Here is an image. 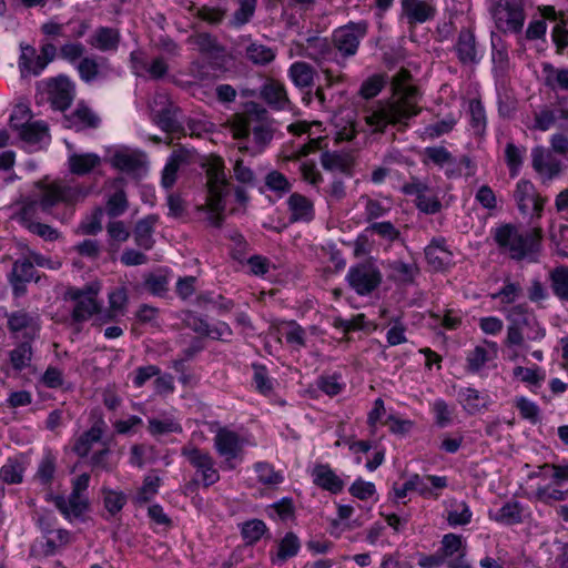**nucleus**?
Segmentation results:
<instances>
[{"label":"nucleus","mask_w":568,"mask_h":568,"mask_svg":"<svg viewBox=\"0 0 568 568\" xmlns=\"http://www.w3.org/2000/svg\"><path fill=\"white\" fill-rule=\"evenodd\" d=\"M57 470V458L51 452H45L42 456L36 477L44 485L51 484Z\"/></svg>","instance_id":"4d7b16f0"},{"label":"nucleus","mask_w":568,"mask_h":568,"mask_svg":"<svg viewBox=\"0 0 568 568\" xmlns=\"http://www.w3.org/2000/svg\"><path fill=\"white\" fill-rule=\"evenodd\" d=\"M84 44L78 41H67L59 48V57L72 64L84 58Z\"/></svg>","instance_id":"338daca9"},{"label":"nucleus","mask_w":568,"mask_h":568,"mask_svg":"<svg viewBox=\"0 0 568 568\" xmlns=\"http://www.w3.org/2000/svg\"><path fill=\"white\" fill-rule=\"evenodd\" d=\"M277 331L294 349L300 351L305 347L306 332L297 322H283L278 325Z\"/></svg>","instance_id":"79ce46f5"},{"label":"nucleus","mask_w":568,"mask_h":568,"mask_svg":"<svg viewBox=\"0 0 568 568\" xmlns=\"http://www.w3.org/2000/svg\"><path fill=\"white\" fill-rule=\"evenodd\" d=\"M470 126L475 134L483 135L486 130V112L479 100L469 102Z\"/></svg>","instance_id":"052dcab7"},{"label":"nucleus","mask_w":568,"mask_h":568,"mask_svg":"<svg viewBox=\"0 0 568 568\" xmlns=\"http://www.w3.org/2000/svg\"><path fill=\"white\" fill-rule=\"evenodd\" d=\"M7 326L14 338L34 341L40 333V316L37 313L19 310L7 313Z\"/></svg>","instance_id":"dca6fc26"},{"label":"nucleus","mask_w":568,"mask_h":568,"mask_svg":"<svg viewBox=\"0 0 568 568\" xmlns=\"http://www.w3.org/2000/svg\"><path fill=\"white\" fill-rule=\"evenodd\" d=\"M102 290L100 281L87 283L83 287H69L65 297L74 303L71 320L75 324H82L91 318L94 323L102 326L100 315L102 314V303L98 300Z\"/></svg>","instance_id":"39448f33"},{"label":"nucleus","mask_w":568,"mask_h":568,"mask_svg":"<svg viewBox=\"0 0 568 568\" xmlns=\"http://www.w3.org/2000/svg\"><path fill=\"white\" fill-rule=\"evenodd\" d=\"M74 84L67 77H59L50 91L52 105L60 110H67L74 99Z\"/></svg>","instance_id":"2f4dec72"},{"label":"nucleus","mask_w":568,"mask_h":568,"mask_svg":"<svg viewBox=\"0 0 568 568\" xmlns=\"http://www.w3.org/2000/svg\"><path fill=\"white\" fill-rule=\"evenodd\" d=\"M266 531V525L260 519H252L242 525L241 534L246 544L257 542Z\"/></svg>","instance_id":"0e129e2a"},{"label":"nucleus","mask_w":568,"mask_h":568,"mask_svg":"<svg viewBox=\"0 0 568 568\" xmlns=\"http://www.w3.org/2000/svg\"><path fill=\"white\" fill-rule=\"evenodd\" d=\"M473 513L466 501L456 505V508L448 511L447 523L452 527L465 526L471 521Z\"/></svg>","instance_id":"774afa93"},{"label":"nucleus","mask_w":568,"mask_h":568,"mask_svg":"<svg viewBox=\"0 0 568 568\" xmlns=\"http://www.w3.org/2000/svg\"><path fill=\"white\" fill-rule=\"evenodd\" d=\"M37 196H24L19 203L16 217L21 225L29 229L30 224L39 222L40 213L50 214L58 205L74 206L84 201L91 189L74 180H55L51 183L38 181Z\"/></svg>","instance_id":"f03ea898"},{"label":"nucleus","mask_w":568,"mask_h":568,"mask_svg":"<svg viewBox=\"0 0 568 568\" xmlns=\"http://www.w3.org/2000/svg\"><path fill=\"white\" fill-rule=\"evenodd\" d=\"M511 312L519 316L517 322L520 323L521 328L527 329L526 338L528 341L537 342L545 338L546 328L534 313L529 312L524 305L513 307Z\"/></svg>","instance_id":"c85d7f7f"},{"label":"nucleus","mask_w":568,"mask_h":568,"mask_svg":"<svg viewBox=\"0 0 568 568\" xmlns=\"http://www.w3.org/2000/svg\"><path fill=\"white\" fill-rule=\"evenodd\" d=\"M321 164L327 171L349 172L353 159L348 153L326 151L321 155Z\"/></svg>","instance_id":"49530a36"},{"label":"nucleus","mask_w":568,"mask_h":568,"mask_svg":"<svg viewBox=\"0 0 568 568\" xmlns=\"http://www.w3.org/2000/svg\"><path fill=\"white\" fill-rule=\"evenodd\" d=\"M552 294L562 303H568V266L559 264L548 272Z\"/></svg>","instance_id":"58836bf2"},{"label":"nucleus","mask_w":568,"mask_h":568,"mask_svg":"<svg viewBox=\"0 0 568 568\" xmlns=\"http://www.w3.org/2000/svg\"><path fill=\"white\" fill-rule=\"evenodd\" d=\"M36 274L37 271L30 258L22 257L16 260L13 262L12 270L8 275V281L12 288V295L14 297L26 295L27 284L32 281H39V277Z\"/></svg>","instance_id":"aec40b11"},{"label":"nucleus","mask_w":568,"mask_h":568,"mask_svg":"<svg viewBox=\"0 0 568 568\" xmlns=\"http://www.w3.org/2000/svg\"><path fill=\"white\" fill-rule=\"evenodd\" d=\"M121 41L120 31L115 28L99 27L88 40V43L101 52H114Z\"/></svg>","instance_id":"c756f323"},{"label":"nucleus","mask_w":568,"mask_h":568,"mask_svg":"<svg viewBox=\"0 0 568 568\" xmlns=\"http://www.w3.org/2000/svg\"><path fill=\"white\" fill-rule=\"evenodd\" d=\"M254 469L257 479L263 485L275 486L283 481V475L274 469V467L265 462L256 463Z\"/></svg>","instance_id":"680f3d73"},{"label":"nucleus","mask_w":568,"mask_h":568,"mask_svg":"<svg viewBox=\"0 0 568 568\" xmlns=\"http://www.w3.org/2000/svg\"><path fill=\"white\" fill-rule=\"evenodd\" d=\"M531 166L544 182L552 181L564 171L562 162L557 154L540 145L531 150Z\"/></svg>","instance_id":"6ab92c4d"},{"label":"nucleus","mask_w":568,"mask_h":568,"mask_svg":"<svg viewBox=\"0 0 568 568\" xmlns=\"http://www.w3.org/2000/svg\"><path fill=\"white\" fill-rule=\"evenodd\" d=\"M159 222V217L155 214H150L139 220L133 230V236L135 244L149 251L153 247L155 241L153 239L154 227Z\"/></svg>","instance_id":"f704fd0d"},{"label":"nucleus","mask_w":568,"mask_h":568,"mask_svg":"<svg viewBox=\"0 0 568 568\" xmlns=\"http://www.w3.org/2000/svg\"><path fill=\"white\" fill-rule=\"evenodd\" d=\"M491 14L496 28L503 33H519L526 20L523 0H503L497 2Z\"/></svg>","instance_id":"1a4fd4ad"},{"label":"nucleus","mask_w":568,"mask_h":568,"mask_svg":"<svg viewBox=\"0 0 568 568\" xmlns=\"http://www.w3.org/2000/svg\"><path fill=\"white\" fill-rule=\"evenodd\" d=\"M493 239L499 252L515 261H523L536 251L537 241L528 231L514 224H503L493 232Z\"/></svg>","instance_id":"423d86ee"},{"label":"nucleus","mask_w":568,"mask_h":568,"mask_svg":"<svg viewBox=\"0 0 568 568\" xmlns=\"http://www.w3.org/2000/svg\"><path fill=\"white\" fill-rule=\"evenodd\" d=\"M532 498L545 505H552L556 501H564L568 498V490H561L557 485H540L532 494Z\"/></svg>","instance_id":"3c124183"},{"label":"nucleus","mask_w":568,"mask_h":568,"mask_svg":"<svg viewBox=\"0 0 568 568\" xmlns=\"http://www.w3.org/2000/svg\"><path fill=\"white\" fill-rule=\"evenodd\" d=\"M214 448L229 469H233L235 465L234 459H242L243 455V439L240 435L226 427H220L214 436Z\"/></svg>","instance_id":"f3484780"},{"label":"nucleus","mask_w":568,"mask_h":568,"mask_svg":"<svg viewBox=\"0 0 568 568\" xmlns=\"http://www.w3.org/2000/svg\"><path fill=\"white\" fill-rule=\"evenodd\" d=\"M246 58L253 64L266 65L276 58V50L261 43H252L246 48Z\"/></svg>","instance_id":"603ef678"},{"label":"nucleus","mask_w":568,"mask_h":568,"mask_svg":"<svg viewBox=\"0 0 568 568\" xmlns=\"http://www.w3.org/2000/svg\"><path fill=\"white\" fill-rule=\"evenodd\" d=\"M24 463L19 457H10L0 468V481L7 485H18L23 481Z\"/></svg>","instance_id":"c03bdc74"},{"label":"nucleus","mask_w":568,"mask_h":568,"mask_svg":"<svg viewBox=\"0 0 568 568\" xmlns=\"http://www.w3.org/2000/svg\"><path fill=\"white\" fill-rule=\"evenodd\" d=\"M459 402L468 414H476L487 406V396L473 387L462 388L458 393Z\"/></svg>","instance_id":"a18cd8bd"},{"label":"nucleus","mask_w":568,"mask_h":568,"mask_svg":"<svg viewBox=\"0 0 568 568\" xmlns=\"http://www.w3.org/2000/svg\"><path fill=\"white\" fill-rule=\"evenodd\" d=\"M181 455L195 469L204 488L211 487L220 480L215 460L209 452L200 449L193 444H187L181 448Z\"/></svg>","instance_id":"9d476101"},{"label":"nucleus","mask_w":568,"mask_h":568,"mask_svg":"<svg viewBox=\"0 0 568 568\" xmlns=\"http://www.w3.org/2000/svg\"><path fill=\"white\" fill-rule=\"evenodd\" d=\"M287 206L291 222H310L314 219L313 202L300 193L290 195Z\"/></svg>","instance_id":"72a5a7b5"},{"label":"nucleus","mask_w":568,"mask_h":568,"mask_svg":"<svg viewBox=\"0 0 568 568\" xmlns=\"http://www.w3.org/2000/svg\"><path fill=\"white\" fill-rule=\"evenodd\" d=\"M79 77L85 83H91L102 75L99 59L93 55H85L77 63Z\"/></svg>","instance_id":"8fccbe9b"},{"label":"nucleus","mask_w":568,"mask_h":568,"mask_svg":"<svg viewBox=\"0 0 568 568\" xmlns=\"http://www.w3.org/2000/svg\"><path fill=\"white\" fill-rule=\"evenodd\" d=\"M556 121V110H552L548 106H542L539 111L535 112L534 124L531 129L545 132L548 131L551 126H554Z\"/></svg>","instance_id":"69168bd1"},{"label":"nucleus","mask_w":568,"mask_h":568,"mask_svg":"<svg viewBox=\"0 0 568 568\" xmlns=\"http://www.w3.org/2000/svg\"><path fill=\"white\" fill-rule=\"evenodd\" d=\"M524 506L515 499L505 503L496 513L489 511V518L496 523L511 526L523 523Z\"/></svg>","instance_id":"4c0bfd02"},{"label":"nucleus","mask_w":568,"mask_h":568,"mask_svg":"<svg viewBox=\"0 0 568 568\" xmlns=\"http://www.w3.org/2000/svg\"><path fill=\"white\" fill-rule=\"evenodd\" d=\"M260 97L273 109L284 110L290 106L285 85L275 79H267L261 87Z\"/></svg>","instance_id":"a878e982"},{"label":"nucleus","mask_w":568,"mask_h":568,"mask_svg":"<svg viewBox=\"0 0 568 568\" xmlns=\"http://www.w3.org/2000/svg\"><path fill=\"white\" fill-rule=\"evenodd\" d=\"M410 74L400 70L393 78V95L388 100L377 101L362 110L361 121L371 134L384 133L388 125L408 126V121L420 112V93L409 83Z\"/></svg>","instance_id":"f257e3e1"},{"label":"nucleus","mask_w":568,"mask_h":568,"mask_svg":"<svg viewBox=\"0 0 568 568\" xmlns=\"http://www.w3.org/2000/svg\"><path fill=\"white\" fill-rule=\"evenodd\" d=\"M109 307L104 310L102 307V314L100 315L101 323H109L119 316L124 315L128 304V291L124 286L113 288L108 294Z\"/></svg>","instance_id":"7c9ffc66"},{"label":"nucleus","mask_w":568,"mask_h":568,"mask_svg":"<svg viewBox=\"0 0 568 568\" xmlns=\"http://www.w3.org/2000/svg\"><path fill=\"white\" fill-rule=\"evenodd\" d=\"M148 429L151 435L160 436L170 433H181L182 426L172 417L164 419L150 418Z\"/></svg>","instance_id":"13d9d810"},{"label":"nucleus","mask_w":568,"mask_h":568,"mask_svg":"<svg viewBox=\"0 0 568 568\" xmlns=\"http://www.w3.org/2000/svg\"><path fill=\"white\" fill-rule=\"evenodd\" d=\"M187 42L204 55L210 58H219L224 53V48L219 43L217 39L210 33H197L189 37Z\"/></svg>","instance_id":"37998d69"},{"label":"nucleus","mask_w":568,"mask_h":568,"mask_svg":"<svg viewBox=\"0 0 568 568\" xmlns=\"http://www.w3.org/2000/svg\"><path fill=\"white\" fill-rule=\"evenodd\" d=\"M161 478L156 475H148L143 479L142 486L133 497L135 505H143L150 501L159 491Z\"/></svg>","instance_id":"864d4df0"},{"label":"nucleus","mask_w":568,"mask_h":568,"mask_svg":"<svg viewBox=\"0 0 568 568\" xmlns=\"http://www.w3.org/2000/svg\"><path fill=\"white\" fill-rule=\"evenodd\" d=\"M402 17L410 26L422 24L432 20L436 9L425 0H400Z\"/></svg>","instance_id":"4be33fe9"},{"label":"nucleus","mask_w":568,"mask_h":568,"mask_svg":"<svg viewBox=\"0 0 568 568\" xmlns=\"http://www.w3.org/2000/svg\"><path fill=\"white\" fill-rule=\"evenodd\" d=\"M113 193L106 195L105 209L103 210L110 219H116L123 215L129 209V201L124 191V180L114 179L106 182Z\"/></svg>","instance_id":"5701e85b"},{"label":"nucleus","mask_w":568,"mask_h":568,"mask_svg":"<svg viewBox=\"0 0 568 568\" xmlns=\"http://www.w3.org/2000/svg\"><path fill=\"white\" fill-rule=\"evenodd\" d=\"M293 45L296 55L307 58L321 68L328 85L344 80L343 73H335L332 69L323 67L326 62H336L341 69L345 67V62L337 59V53L327 38L308 37L303 41H295Z\"/></svg>","instance_id":"20e7f679"},{"label":"nucleus","mask_w":568,"mask_h":568,"mask_svg":"<svg viewBox=\"0 0 568 568\" xmlns=\"http://www.w3.org/2000/svg\"><path fill=\"white\" fill-rule=\"evenodd\" d=\"M381 271L372 263H359L349 267L346 281L358 295H368L382 283Z\"/></svg>","instance_id":"2eb2a0df"},{"label":"nucleus","mask_w":568,"mask_h":568,"mask_svg":"<svg viewBox=\"0 0 568 568\" xmlns=\"http://www.w3.org/2000/svg\"><path fill=\"white\" fill-rule=\"evenodd\" d=\"M359 203L364 207V220L369 224L376 222L378 219L386 216L392 209L388 201L384 202L377 199H373L366 194L359 196Z\"/></svg>","instance_id":"a19ab883"},{"label":"nucleus","mask_w":568,"mask_h":568,"mask_svg":"<svg viewBox=\"0 0 568 568\" xmlns=\"http://www.w3.org/2000/svg\"><path fill=\"white\" fill-rule=\"evenodd\" d=\"M525 146H517L514 142H508L505 148V161L511 176H516L523 165Z\"/></svg>","instance_id":"6e6d98bb"},{"label":"nucleus","mask_w":568,"mask_h":568,"mask_svg":"<svg viewBox=\"0 0 568 568\" xmlns=\"http://www.w3.org/2000/svg\"><path fill=\"white\" fill-rule=\"evenodd\" d=\"M67 126L74 131L97 129L100 123V116L87 104L78 103L74 111L65 118Z\"/></svg>","instance_id":"cd10ccee"},{"label":"nucleus","mask_w":568,"mask_h":568,"mask_svg":"<svg viewBox=\"0 0 568 568\" xmlns=\"http://www.w3.org/2000/svg\"><path fill=\"white\" fill-rule=\"evenodd\" d=\"M91 426L75 438L72 450L81 458L88 457L95 445L106 443L103 440L108 429L106 422L101 410L94 409L90 415Z\"/></svg>","instance_id":"ddd939ff"},{"label":"nucleus","mask_w":568,"mask_h":568,"mask_svg":"<svg viewBox=\"0 0 568 568\" xmlns=\"http://www.w3.org/2000/svg\"><path fill=\"white\" fill-rule=\"evenodd\" d=\"M254 113L258 119H264L267 114L266 110L255 103H251L247 108V115L240 118L233 125V134L236 139H246L252 135L256 145L254 152H261L273 138V132L267 124L260 122L253 124L250 116Z\"/></svg>","instance_id":"6e6552de"},{"label":"nucleus","mask_w":568,"mask_h":568,"mask_svg":"<svg viewBox=\"0 0 568 568\" xmlns=\"http://www.w3.org/2000/svg\"><path fill=\"white\" fill-rule=\"evenodd\" d=\"M437 551L445 561L457 555L455 559L450 560V568H470V565L466 560L467 546L460 535L453 532L444 535L440 541V547Z\"/></svg>","instance_id":"412c9836"},{"label":"nucleus","mask_w":568,"mask_h":568,"mask_svg":"<svg viewBox=\"0 0 568 568\" xmlns=\"http://www.w3.org/2000/svg\"><path fill=\"white\" fill-rule=\"evenodd\" d=\"M101 163V158L95 153H73L68 159L69 171L79 176L91 173Z\"/></svg>","instance_id":"e433bc0d"},{"label":"nucleus","mask_w":568,"mask_h":568,"mask_svg":"<svg viewBox=\"0 0 568 568\" xmlns=\"http://www.w3.org/2000/svg\"><path fill=\"white\" fill-rule=\"evenodd\" d=\"M32 342L33 341H22L10 351L9 359L14 371L21 372L31 364L33 356Z\"/></svg>","instance_id":"de8ad7c7"},{"label":"nucleus","mask_w":568,"mask_h":568,"mask_svg":"<svg viewBox=\"0 0 568 568\" xmlns=\"http://www.w3.org/2000/svg\"><path fill=\"white\" fill-rule=\"evenodd\" d=\"M365 231L388 242H395L400 237L399 230L390 221L373 222Z\"/></svg>","instance_id":"bf43d9fd"},{"label":"nucleus","mask_w":568,"mask_h":568,"mask_svg":"<svg viewBox=\"0 0 568 568\" xmlns=\"http://www.w3.org/2000/svg\"><path fill=\"white\" fill-rule=\"evenodd\" d=\"M367 21L349 22L343 27L337 28L333 32V48L342 55L345 62L346 58L356 54L361 40L367 34Z\"/></svg>","instance_id":"9b49d317"},{"label":"nucleus","mask_w":568,"mask_h":568,"mask_svg":"<svg viewBox=\"0 0 568 568\" xmlns=\"http://www.w3.org/2000/svg\"><path fill=\"white\" fill-rule=\"evenodd\" d=\"M454 50L462 64H475L479 61L476 38L468 28L459 31Z\"/></svg>","instance_id":"393cba45"},{"label":"nucleus","mask_w":568,"mask_h":568,"mask_svg":"<svg viewBox=\"0 0 568 568\" xmlns=\"http://www.w3.org/2000/svg\"><path fill=\"white\" fill-rule=\"evenodd\" d=\"M425 256L434 270L440 271L453 264V253L444 237H435L425 248Z\"/></svg>","instance_id":"bb28decb"},{"label":"nucleus","mask_w":568,"mask_h":568,"mask_svg":"<svg viewBox=\"0 0 568 568\" xmlns=\"http://www.w3.org/2000/svg\"><path fill=\"white\" fill-rule=\"evenodd\" d=\"M301 549V541L296 534L288 531L280 540L275 554H271V561L273 565H283L290 558L295 557Z\"/></svg>","instance_id":"c9c22d12"},{"label":"nucleus","mask_w":568,"mask_h":568,"mask_svg":"<svg viewBox=\"0 0 568 568\" xmlns=\"http://www.w3.org/2000/svg\"><path fill=\"white\" fill-rule=\"evenodd\" d=\"M10 125L29 144L41 143L49 139L48 125L42 121H30V111L26 106L14 110L10 116Z\"/></svg>","instance_id":"f8f14e48"},{"label":"nucleus","mask_w":568,"mask_h":568,"mask_svg":"<svg viewBox=\"0 0 568 568\" xmlns=\"http://www.w3.org/2000/svg\"><path fill=\"white\" fill-rule=\"evenodd\" d=\"M389 277L399 283H413L418 274V266L415 263H405L403 261H393L387 264Z\"/></svg>","instance_id":"09e8293b"},{"label":"nucleus","mask_w":568,"mask_h":568,"mask_svg":"<svg viewBox=\"0 0 568 568\" xmlns=\"http://www.w3.org/2000/svg\"><path fill=\"white\" fill-rule=\"evenodd\" d=\"M207 196L203 205L197 206V211L205 214V220L210 225L220 227L223 223V212L225 210L224 197L227 195L229 181L224 172L221 160L213 162L207 169Z\"/></svg>","instance_id":"7ed1b4c3"},{"label":"nucleus","mask_w":568,"mask_h":568,"mask_svg":"<svg viewBox=\"0 0 568 568\" xmlns=\"http://www.w3.org/2000/svg\"><path fill=\"white\" fill-rule=\"evenodd\" d=\"M103 496V505L111 516L119 514L128 501V497L123 491L103 487L101 489Z\"/></svg>","instance_id":"5fc2aeb1"},{"label":"nucleus","mask_w":568,"mask_h":568,"mask_svg":"<svg viewBox=\"0 0 568 568\" xmlns=\"http://www.w3.org/2000/svg\"><path fill=\"white\" fill-rule=\"evenodd\" d=\"M314 485L331 494H339L345 486L344 480L331 468L328 464H316L312 469Z\"/></svg>","instance_id":"b1692460"},{"label":"nucleus","mask_w":568,"mask_h":568,"mask_svg":"<svg viewBox=\"0 0 568 568\" xmlns=\"http://www.w3.org/2000/svg\"><path fill=\"white\" fill-rule=\"evenodd\" d=\"M513 197L523 215L537 219L541 216L546 199L538 193L531 181L520 179L516 183Z\"/></svg>","instance_id":"4468645a"},{"label":"nucleus","mask_w":568,"mask_h":568,"mask_svg":"<svg viewBox=\"0 0 568 568\" xmlns=\"http://www.w3.org/2000/svg\"><path fill=\"white\" fill-rule=\"evenodd\" d=\"M544 85L554 92L568 93V68L555 67L549 62L541 64Z\"/></svg>","instance_id":"473e14b6"},{"label":"nucleus","mask_w":568,"mask_h":568,"mask_svg":"<svg viewBox=\"0 0 568 568\" xmlns=\"http://www.w3.org/2000/svg\"><path fill=\"white\" fill-rule=\"evenodd\" d=\"M104 211L98 206L91 215L87 216L79 225V233L83 235H97L102 231V217Z\"/></svg>","instance_id":"e2e57ef3"},{"label":"nucleus","mask_w":568,"mask_h":568,"mask_svg":"<svg viewBox=\"0 0 568 568\" xmlns=\"http://www.w3.org/2000/svg\"><path fill=\"white\" fill-rule=\"evenodd\" d=\"M111 165L126 174L140 178L148 172L146 153L140 150L122 148L114 152Z\"/></svg>","instance_id":"a211bd4d"},{"label":"nucleus","mask_w":568,"mask_h":568,"mask_svg":"<svg viewBox=\"0 0 568 568\" xmlns=\"http://www.w3.org/2000/svg\"><path fill=\"white\" fill-rule=\"evenodd\" d=\"M90 475L84 473L72 480V490L69 496L57 495L52 497L55 508L68 521L83 519L90 508L87 490Z\"/></svg>","instance_id":"0eeeda50"},{"label":"nucleus","mask_w":568,"mask_h":568,"mask_svg":"<svg viewBox=\"0 0 568 568\" xmlns=\"http://www.w3.org/2000/svg\"><path fill=\"white\" fill-rule=\"evenodd\" d=\"M315 75V69L304 61L294 62L288 68L291 81L300 89L311 88L314 84Z\"/></svg>","instance_id":"ea45409f"}]
</instances>
